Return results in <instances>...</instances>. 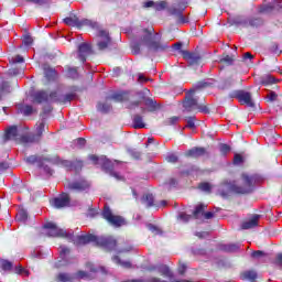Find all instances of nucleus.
<instances>
[{
    "label": "nucleus",
    "instance_id": "nucleus-1",
    "mask_svg": "<svg viewBox=\"0 0 282 282\" xmlns=\"http://www.w3.org/2000/svg\"><path fill=\"white\" fill-rule=\"evenodd\" d=\"M153 29H143L139 40L133 41L130 44V47L132 50V54L138 55L140 54V47L142 45L147 47L148 54L150 56H155V54H160V52H166L169 50L167 44H163L161 42V36L158 33H153Z\"/></svg>",
    "mask_w": 282,
    "mask_h": 282
},
{
    "label": "nucleus",
    "instance_id": "nucleus-2",
    "mask_svg": "<svg viewBox=\"0 0 282 282\" xmlns=\"http://www.w3.org/2000/svg\"><path fill=\"white\" fill-rule=\"evenodd\" d=\"M67 240L75 243V246H87V243H95L99 248H104L107 252L116 250L118 241L112 236H96L94 234L74 236V232L67 235Z\"/></svg>",
    "mask_w": 282,
    "mask_h": 282
},
{
    "label": "nucleus",
    "instance_id": "nucleus-3",
    "mask_svg": "<svg viewBox=\"0 0 282 282\" xmlns=\"http://www.w3.org/2000/svg\"><path fill=\"white\" fill-rule=\"evenodd\" d=\"M220 186L227 187V191L224 189V187L218 188V194L224 199H228V197H230V193H235L236 195H246V193H248V174L242 173L238 180L232 182L225 180Z\"/></svg>",
    "mask_w": 282,
    "mask_h": 282
},
{
    "label": "nucleus",
    "instance_id": "nucleus-4",
    "mask_svg": "<svg viewBox=\"0 0 282 282\" xmlns=\"http://www.w3.org/2000/svg\"><path fill=\"white\" fill-rule=\"evenodd\" d=\"M206 87H210V84L207 82H198L194 88L189 89L185 98L183 100V109L187 113H191V111H195L197 109V106L199 105V98L195 97V91L198 89H206Z\"/></svg>",
    "mask_w": 282,
    "mask_h": 282
},
{
    "label": "nucleus",
    "instance_id": "nucleus-5",
    "mask_svg": "<svg viewBox=\"0 0 282 282\" xmlns=\"http://www.w3.org/2000/svg\"><path fill=\"white\" fill-rule=\"evenodd\" d=\"M188 8V1L186 0H174L172 6L167 9V12L176 18V23L178 25H184V23H188V19L184 17V10Z\"/></svg>",
    "mask_w": 282,
    "mask_h": 282
},
{
    "label": "nucleus",
    "instance_id": "nucleus-6",
    "mask_svg": "<svg viewBox=\"0 0 282 282\" xmlns=\"http://www.w3.org/2000/svg\"><path fill=\"white\" fill-rule=\"evenodd\" d=\"M33 100L37 105H52V102H58V93L47 91V90H37L33 94Z\"/></svg>",
    "mask_w": 282,
    "mask_h": 282
},
{
    "label": "nucleus",
    "instance_id": "nucleus-7",
    "mask_svg": "<svg viewBox=\"0 0 282 282\" xmlns=\"http://www.w3.org/2000/svg\"><path fill=\"white\" fill-rule=\"evenodd\" d=\"M101 216L104 219H106V221H108V224H110V226H113V228L127 226V220L122 216L113 215V212H111L109 205H105Z\"/></svg>",
    "mask_w": 282,
    "mask_h": 282
},
{
    "label": "nucleus",
    "instance_id": "nucleus-8",
    "mask_svg": "<svg viewBox=\"0 0 282 282\" xmlns=\"http://www.w3.org/2000/svg\"><path fill=\"white\" fill-rule=\"evenodd\" d=\"M97 48L99 52H105V50L111 45V37L107 30L99 29L97 31Z\"/></svg>",
    "mask_w": 282,
    "mask_h": 282
},
{
    "label": "nucleus",
    "instance_id": "nucleus-9",
    "mask_svg": "<svg viewBox=\"0 0 282 282\" xmlns=\"http://www.w3.org/2000/svg\"><path fill=\"white\" fill-rule=\"evenodd\" d=\"M118 163H120V161H111L107 159V156H100V164L104 171H106V173H109V175H111V177H115L116 180H122L120 174L113 171L116 164Z\"/></svg>",
    "mask_w": 282,
    "mask_h": 282
},
{
    "label": "nucleus",
    "instance_id": "nucleus-10",
    "mask_svg": "<svg viewBox=\"0 0 282 282\" xmlns=\"http://www.w3.org/2000/svg\"><path fill=\"white\" fill-rule=\"evenodd\" d=\"M43 228L46 231V237H62L67 239V235H69V232L65 231L64 229L58 228V226H56V224L54 223H46Z\"/></svg>",
    "mask_w": 282,
    "mask_h": 282
},
{
    "label": "nucleus",
    "instance_id": "nucleus-11",
    "mask_svg": "<svg viewBox=\"0 0 282 282\" xmlns=\"http://www.w3.org/2000/svg\"><path fill=\"white\" fill-rule=\"evenodd\" d=\"M52 206L54 208L61 209V208H67L72 204V198L69 197V194L62 193L59 196L53 198L51 200Z\"/></svg>",
    "mask_w": 282,
    "mask_h": 282
},
{
    "label": "nucleus",
    "instance_id": "nucleus-12",
    "mask_svg": "<svg viewBox=\"0 0 282 282\" xmlns=\"http://www.w3.org/2000/svg\"><path fill=\"white\" fill-rule=\"evenodd\" d=\"M89 182L87 180L80 178L77 181L69 182L66 186L68 191H74L75 193H83L89 191Z\"/></svg>",
    "mask_w": 282,
    "mask_h": 282
},
{
    "label": "nucleus",
    "instance_id": "nucleus-13",
    "mask_svg": "<svg viewBox=\"0 0 282 282\" xmlns=\"http://www.w3.org/2000/svg\"><path fill=\"white\" fill-rule=\"evenodd\" d=\"M91 54H96L94 48H91V44L84 42L78 45V58L82 63H85L87 61V56H91Z\"/></svg>",
    "mask_w": 282,
    "mask_h": 282
},
{
    "label": "nucleus",
    "instance_id": "nucleus-14",
    "mask_svg": "<svg viewBox=\"0 0 282 282\" xmlns=\"http://www.w3.org/2000/svg\"><path fill=\"white\" fill-rule=\"evenodd\" d=\"M206 210V205L199 204L196 206L195 210L193 212V217L194 219H202V217H205V219H213L215 217V213L213 212H207Z\"/></svg>",
    "mask_w": 282,
    "mask_h": 282
},
{
    "label": "nucleus",
    "instance_id": "nucleus-15",
    "mask_svg": "<svg viewBox=\"0 0 282 282\" xmlns=\"http://www.w3.org/2000/svg\"><path fill=\"white\" fill-rule=\"evenodd\" d=\"M10 140L19 142V128H17V126H11L7 129L6 134L2 138V144L10 142Z\"/></svg>",
    "mask_w": 282,
    "mask_h": 282
},
{
    "label": "nucleus",
    "instance_id": "nucleus-16",
    "mask_svg": "<svg viewBox=\"0 0 282 282\" xmlns=\"http://www.w3.org/2000/svg\"><path fill=\"white\" fill-rule=\"evenodd\" d=\"M204 155H208V150L202 147H194L185 152V158H194L195 160L204 158Z\"/></svg>",
    "mask_w": 282,
    "mask_h": 282
},
{
    "label": "nucleus",
    "instance_id": "nucleus-17",
    "mask_svg": "<svg viewBox=\"0 0 282 282\" xmlns=\"http://www.w3.org/2000/svg\"><path fill=\"white\" fill-rule=\"evenodd\" d=\"M181 54H182L183 58L189 63V65H198L199 61H202V56H199L198 53L181 51Z\"/></svg>",
    "mask_w": 282,
    "mask_h": 282
},
{
    "label": "nucleus",
    "instance_id": "nucleus-18",
    "mask_svg": "<svg viewBox=\"0 0 282 282\" xmlns=\"http://www.w3.org/2000/svg\"><path fill=\"white\" fill-rule=\"evenodd\" d=\"M137 94H138V96H140L141 100L144 101V105H145V107H148V110L150 112H153L158 109V101L153 100L150 97L144 96V93H142V91H139Z\"/></svg>",
    "mask_w": 282,
    "mask_h": 282
},
{
    "label": "nucleus",
    "instance_id": "nucleus-19",
    "mask_svg": "<svg viewBox=\"0 0 282 282\" xmlns=\"http://www.w3.org/2000/svg\"><path fill=\"white\" fill-rule=\"evenodd\" d=\"M43 70H44V76L46 80H48L50 83L58 78V73H56V69L50 66V64H43Z\"/></svg>",
    "mask_w": 282,
    "mask_h": 282
},
{
    "label": "nucleus",
    "instance_id": "nucleus-20",
    "mask_svg": "<svg viewBox=\"0 0 282 282\" xmlns=\"http://www.w3.org/2000/svg\"><path fill=\"white\" fill-rule=\"evenodd\" d=\"M261 224V215L249 214L248 216V230H256Z\"/></svg>",
    "mask_w": 282,
    "mask_h": 282
},
{
    "label": "nucleus",
    "instance_id": "nucleus-21",
    "mask_svg": "<svg viewBox=\"0 0 282 282\" xmlns=\"http://www.w3.org/2000/svg\"><path fill=\"white\" fill-rule=\"evenodd\" d=\"M262 180L263 178H261V176L259 174H253V175L249 176L248 193H252V191H254L257 188V186H259V184H261Z\"/></svg>",
    "mask_w": 282,
    "mask_h": 282
},
{
    "label": "nucleus",
    "instance_id": "nucleus-22",
    "mask_svg": "<svg viewBox=\"0 0 282 282\" xmlns=\"http://www.w3.org/2000/svg\"><path fill=\"white\" fill-rule=\"evenodd\" d=\"M229 25H237V28H246L248 24V18L242 15H236L228 20Z\"/></svg>",
    "mask_w": 282,
    "mask_h": 282
},
{
    "label": "nucleus",
    "instance_id": "nucleus-23",
    "mask_svg": "<svg viewBox=\"0 0 282 282\" xmlns=\"http://www.w3.org/2000/svg\"><path fill=\"white\" fill-rule=\"evenodd\" d=\"M3 94H12V86L8 80H2L0 83V100H3Z\"/></svg>",
    "mask_w": 282,
    "mask_h": 282
},
{
    "label": "nucleus",
    "instance_id": "nucleus-24",
    "mask_svg": "<svg viewBox=\"0 0 282 282\" xmlns=\"http://www.w3.org/2000/svg\"><path fill=\"white\" fill-rule=\"evenodd\" d=\"M43 133H45V121H41L35 126V134H33L37 142H41L43 138Z\"/></svg>",
    "mask_w": 282,
    "mask_h": 282
},
{
    "label": "nucleus",
    "instance_id": "nucleus-25",
    "mask_svg": "<svg viewBox=\"0 0 282 282\" xmlns=\"http://www.w3.org/2000/svg\"><path fill=\"white\" fill-rule=\"evenodd\" d=\"M69 252H70V250H69V248H67V247H62V250L59 251V257H61V259H62V263H61V265H69Z\"/></svg>",
    "mask_w": 282,
    "mask_h": 282
},
{
    "label": "nucleus",
    "instance_id": "nucleus-26",
    "mask_svg": "<svg viewBox=\"0 0 282 282\" xmlns=\"http://www.w3.org/2000/svg\"><path fill=\"white\" fill-rule=\"evenodd\" d=\"M141 202L147 206V208H153V206H155V197H153V194L143 195Z\"/></svg>",
    "mask_w": 282,
    "mask_h": 282
},
{
    "label": "nucleus",
    "instance_id": "nucleus-27",
    "mask_svg": "<svg viewBox=\"0 0 282 282\" xmlns=\"http://www.w3.org/2000/svg\"><path fill=\"white\" fill-rule=\"evenodd\" d=\"M75 276L72 273L61 272L55 276V281L57 282H72L74 281Z\"/></svg>",
    "mask_w": 282,
    "mask_h": 282
},
{
    "label": "nucleus",
    "instance_id": "nucleus-28",
    "mask_svg": "<svg viewBox=\"0 0 282 282\" xmlns=\"http://www.w3.org/2000/svg\"><path fill=\"white\" fill-rule=\"evenodd\" d=\"M235 98L240 102V105H248V91L237 90L235 93Z\"/></svg>",
    "mask_w": 282,
    "mask_h": 282
},
{
    "label": "nucleus",
    "instance_id": "nucleus-29",
    "mask_svg": "<svg viewBox=\"0 0 282 282\" xmlns=\"http://www.w3.org/2000/svg\"><path fill=\"white\" fill-rule=\"evenodd\" d=\"M107 100H115V102H124V100H129V96H127V93H117L112 96L108 97Z\"/></svg>",
    "mask_w": 282,
    "mask_h": 282
},
{
    "label": "nucleus",
    "instance_id": "nucleus-30",
    "mask_svg": "<svg viewBox=\"0 0 282 282\" xmlns=\"http://www.w3.org/2000/svg\"><path fill=\"white\" fill-rule=\"evenodd\" d=\"M64 165L68 166L73 171H76V173L83 170V161H74V162L65 161Z\"/></svg>",
    "mask_w": 282,
    "mask_h": 282
},
{
    "label": "nucleus",
    "instance_id": "nucleus-31",
    "mask_svg": "<svg viewBox=\"0 0 282 282\" xmlns=\"http://www.w3.org/2000/svg\"><path fill=\"white\" fill-rule=\"evenodd\" d=\"M158 272L162 274V276H167V279H173V272H171V269L166 264H161L156 268Z\"/></svg>",
    "mask_w": 282,
    "mask_h": 282
},
{
    "label": "nucleus",
    "instance_id": "nucleus-32",
    "mask_svg": "<svg viewBox=\"0 0 282 282\" xmlns=\"http://www.w3.org/2000/svg\"><path fill=\"white\" fill-rule=\"evenodd\" d=\"M64 23L66 25H70L72 28H80V20L76 15L65 18Z\"/></svg>",
    "mask_w": 282,
    "mask_h": 282
},
{
    "label": "nucleus",
    "instance_id": "nucleus-33",
    "mask_svg": "<svg viewBox=\"0 0 282 282\" xmlns=\"http://www.w3.org/2000/svg\"><path fill=\"white\" fill-rule=\"evenodd\" d=\"M19 142H21L22 144H34L39 141L36 140V137L34 134H24L19 139Z\"/></svg>",
    "mask_w": 282,
    "mask_h": 282
},
{
    "label": "nucleus",
    "instance_id": "nucleus-34",
    "mask_svg": "<svg viewBox=\"0 0 282 282\" xmlns=\"http://www.w3.org/2000/svg\"><path fill=\"white\" fill-rule=\"evenodd\" d=\"M97 110L100 111V113H109V111H111V104L109 101L98 102Z\"/></svg>",
    "mask_w": 282,
    "mask_h": 282
},
{
    "label": "nucleus",
    "instance_id": "nucleus-35",
    "mask_svg": "<svg viewBox=\"0 0 282 282\" xmlns=\"http://www.w3.org/2000/svg\"><path fill=\"white\" fill-rule=\"evenodd\" d=\"M132 122L134 129H144V127H147V124H144V122L142 121V116L140 115H134L132 118Z\"/></svg>",
    "mask_w": 282,
    "mask_h": 282
},
{
    "label": "nucleus",
    "instance_id": "nucleus-36",
    "mask_svg": "<svg viewBox=\"0 0 282 282\" xmlns=\"http://www.w3.org/2000/svg\"><path fill=\"white\" fill-rule=\"evenodd\" d=\"M75 279H87L88 281H94L96 276L87 271H78L75 275Z\"/></svg>",
    "mask_w": 282,
    "mask_h": 282
},
{
    "label": "nucleus",
    "instance_id": "nucleus-37",
    "mask_svg": "<svg viewBox=\"0 0 282 282\" xmlns=\"http://www.w3.org/2000/svg\"><path fill=\"white\" fill-rule=\"evenodd\" d=\"M274 83H276V78L272 75H264L261 77L262 85H274Z\"/></svg>",
    "mask_w": 282,
    "mask_h": 282
},
{
    "label": "nucleus",
    "instance_id": "nucleus-38",
    "mask_svg": "<svg viewBox=\"0 0 282 282\" xmlns=\"http://www.w3.org/2000/svg\"><path fill=\"white\" fill-rule=\"evenodd\" d=\"M74 98H76V94L69 93V94L64 95L61 98L57 97V102H63V104L72 102V100H74Z\"/></svg>",
    "mask_w": 282,
    "mask_h": 282
},
{
    "label": "nucleus",
    "instance_id": "nucleus-39",
    "mask_svg": "<svg viewBox=\"0 0 282 282\" xmlns=\"http://www.w3.org/2000/svg\"><path fill=\"white\" fill-rule=\"evenodd\" d=\"M15 219L17 221H22L23 224H25V221H28V210L20 209L15 216Z\"/></svg>",
    "mask_w": 282,
    "mask_h": 282
},
{
    "label": "nucleus",
    "instance_id": "nucleus-40",
    "mask_svg": "<svg viewBox=\"0 0 282 282\" xmlns=\"http://www.w3.org/2000/svg\"><path fill=\"white\" fill-rule=\"evenodd\" d=\"M67 78H73V80H76L78 78V68L76 67H68L66 72Z\"/></svg>",
    "mask_w": 282,
    "mask_h": 282
},
{
    "label": "nucleus",
    "instance_id": "nucleus-41",
    "mask_svg": "<svg viewBox=\"0 0 282 282\" xmlns=\"http://www.w3.org/2000/svg\"><path fill=\"white\" fill-rule=\"evenodd\" d=\"M0 268L3 270V272H10L13 268L12 262L8 260H0Z\"/></svg>",
    "mask_w": 282,
    "mask_h": 282
},
{
    "label": "nucleus",
    "instance_id": "nucleus-42",
    "mask_svg": "<svg viewBox=\"0 0 282 282\" xmlns=\"http://www.w3.org/2000/svg\"><path fill=\"white\" fill-rule=\"evenodd\" d=\"M20 113H23V116H32L34 113V108L30 105L21 106Z\"/></svg>",
    "mask_w": 282,
    "mask_h": 282
},
{
    "label": "nucleus",
    "instance_id": "nucleus-43",
    "mask_svg": "<svg viewBox=\"0 0 282 282\" xmlns=\"http://www.w3.org/2000/svg\"><path fill=\"white\" fill-rule=\"evenodd\" d=\"M112 261H115V263H117V265H121V268H126V269L131 268V263L129 261H122L120 259V257H118V256H115L112 258Z\"/></svg>",
    "mask_w": 282,
    "mask_h": 282
},
{
    "label": "nucleus",
    "instance_id": "nucleus-44",
    "mask_svg": "<svg viewBox=\"0 0 282 282\" xmlns=\"http://www.w3.org/2000/svg\"><path fill=\"white\" fill-rule=\"evenodd\" d=\"M43 162L48 164H61V158H58V155H54V156H42Z\"/></svg>",
    "mask_w": 282,
    "mask_h": 282
},
{
    "label": "nucleus",
    "instance_id": "nucleus-45",
    "mask_svg": "<svg viewBox=\"0 0 282 282\" xmlns=\"http://www.w3.org/2000/svg\"><path fill=\"white\" fill-rule=\"evenodd\" d=\"M39 169H42L46 175H52L54 173V170L50 169V165H46L45 161L40 160V164L37 165Z\"/></svg>",
    "mask_w": 282,
    "mask_h": 282
},
{
    "label": "nucleus",
    "instance_id": "nucleus-46",
    "mask_svg": "<svg viewBox=\"0 0 282 282\" xmlns=\"http://www.w3.org/2000/svg\"><path fill=\"white\" fill-rule=\"evenodd\" d=\"M178 221H182V224H188V221H191V219H193L192 215H188L184 212H181L177 216Z\"/></svg>",
    "mask_w": 282,
    "mask_h": 282
},
{
    "label": "nucleus",
    "instance_id": "nucleus-47",
    "mask_svg": "<svg viewBox=\"0 0 282 282\" xmlns=\"http://www.w3.org/2000/svg\"><path fill=\"white\" fill-rule=\"evenodd\" d=\"M177 122H180V117H171V118H167L163 121V124L165 127H173L174 124H177Z\"/></svg>",
    "mask_w": 282,
    "mask_h": 282
},
{
    "label": "nucleus",
    "instance_id": "nucleus-48",
    "mask_svg": "<svg viewBox=\"0 0 282 282\" xmlns=\"http://www.w3.org/2000/svg\"><path fill=\"white\" fill-rule=\"evenodd\" d=\"M43 160V156H36V155H30L25 159V162H28V164H36L37 166L41 164V161Z\"/></svg>",
    "mask_w": 282,
    "mask_h": 282
},
{
    "label": "nucleus",
    "instance_id": "nucleus-49",
    "mask_svg": "<svg viewBox=\"0 0 282 282\" xmlns=\"http://www.w3.org/2000/svg\"><path fill=\"white\" fill-rule=\"evenodd\" d=\"M85 25H89V28H93V29H96L98 28V22H93L91 20H87V19H84V20H79V28H83Z\"/></svg>",
    "mask_w": 282,
    "mask_h": 282
},
{
    "label": "nucleus",
    "instance_id": "nucleus-50",
    "mask_svg": "<svg viewBox=\"0 0 282 282\" xmlns=\"http://www.w3.org/2000/svg\"><path fill=\"white\" fill-rule=\"evenodd\" d=\"M198 188L203 191V193H210L213 191V186L208 182L200 183Z\"/></svg>",
    "mask_w": 282,
    "mask_h": 282
},
{
    "label": "nucleus",
    "instance_id": "nucleus-51",
    "mask_svg": "<svg viewBox=\"0 0 282 282\" xmlns=\"http://www.w3.org/2000/svg\"><path fill=\"white\" fill-rule=\"evenodd\" d=\"M147 228L150 232H153V235H162V229L153 224H148Z\"/></svg>",
    "mask_w": 282,
    "mask_h": 282
},
{
    "label": "nucleus",
    "instance_id": "nucleus-52",
    "mask_svg": "<svg viewBox=\"0 0 282 282\" xmlns=\"http://www.w3.org/2000/svg\"><path fill=\"white\" fill-rule=\"evenodd\" d=\"M166 6H169L166 1L154 2V10H156V12H162V10H166Z\"/></svg>",
    "mask_w": 282,
    "mask_h": 282
},
{
    "label": "nucleus",
    "instance_id": "nucleus-53",
    "mask_svg": "<svg viewBox=\"0 0 282 282\" xmlns=\"http://www.w3.org/2000/svg\"><path fill=\"white\" fill-rule=\"evenodd\" d=\"M259 279V273L256 270L248 271V282H254Z\"/></svg>",
    "mask_w": 282,
    "mask_h": 282
},
{
    "label": "nucleus",
    "instance_id": "nucleus-54",
    "mask_svg": "<svg viewBox=\"0 0 282 282\" xmlns=\"http://www.w3.org/2000/svg\"><path fill=\"white\" fill-rule=\"evenodd\" d=\"M243 162H246V159H243V156H241V154L236 153L234 156V165L241 166V164H243Z\"/></svg>",
    "mask_w": 282,
    "mask_h": 282
},
{
    "label": "nucleus",
    "instance_id": "nucleus-55",
    "mask_svg": "<svg viewBox=\"0 0 282 282\" xmlns=\"http://www.w3.org/2000/svg\"><path fill=\"white\" fill-rule=\"evenodd\" d=\"M128 153L134 160H140L141 155H142V153L140 151L135 150V149H128Z\"/></svg>",
    "mask_w": 282,
    "mask_h": 282
},
{
    "label": "nucleus",
    "instance_id": "nucleus-56",
    "mask_svg": "<svg viewBox=\"0 0 282 282\" xmlns=\"http://www.w3.org/2000/svg\"><path fill=\"white\" fill-rule=\"evenodd\" d=\"M220 63H224L225 65H232L235 63V57L226 55L220 58Z\"/></svg>",
    "mask_w": 282,
    "mask_h": 282
},
{
    "label": "nucleus",
    "instance_id": "nucleus-57",
    "mask_svg": "<svg viewBox=\"0 0 282 282\" xmlns=\"http://www.w3.org/2000/svg\"><path fill=\"white\" fill-rule=\"evenodd\" d=\"M248 107L249 111H257V104H254L250 94H248Z\"/></svg>",
    "mask_w": 282,
    "mask_h": 282
},
{
    "label": "nucleus",
    "instance_id": "nucleus-58",
    "mask_svg": "<svg viewBox=\"0 0 282 282\" xmlns=\"http://www.w3.org/2000/svg\"><path fill=\"white\" fill-rule=\"evenodd\" d=\"M224 250L226 252H237V250H239V246L232 243V245H226Z\"/></svg>",
    "mask_w": 282,
    "mask_h": 282
},
{
    "label": "nucleus",
    "instance_id": "nucleus-59",
    "mask_svg": "<svg viewBox=\"0 0 282 282\" xmlns=\"http://www.w3.org/2000/svg\"><path fill=\"white\" fill-rule=\"evenodd\" d=\"M185 120L187 129H195V117H186Z\"/></svg>",
    "mask_w": 282,
    "mask_h": 282
},
{
    "label": "nucleus",
    "instance_id": "nucleus-60",
    "mask_svg": "<svg viewBox=\"0 0 282 282\" xmlns=\"http://www.w3.org/2000/svg\"><path fill=\"white\" fill-rule=\"evenodd\" d=\"M276 98H279V95H276V93H274L272 90L267 94V99L269 102L276 101Z\"/></svg>",
    "mask_w": 282,
    "mask_h": 282
},
{
    "label": "nucleus",
    "instance_id": "nucleus-61",
    "mask_svg": "<svg viewBox=\"0 0 282 282\" xmlns=\"http://www.w3.org/2000/svg\"><path fill=\"white\" fill-rule=\"evenodd\" d=\"M220 153L223 155L230 153V145H228L226 143L220 144Z\"/></svg>",
    "mask_w": 282,
    "mask_h": 282
},
{
    "label": "nucleus",
    "instance_id": "nucleus-62",
    "mask_svg": "<svg viewBox=\"0 0 282 282\" xmlns=\"http://www.w3.org/2000/svg\"><path fill=\"white\" fill-rule=\"evenodd\" d=\"M34 43V39H32L30 35H24L23 36V44L26 46H30Z\"/></svg>",
    "mask_w": 282,
    "mask_h": 282
},
{
    "label": "nucleus",
    "instance_id": "nucleus-63",
    "mask_svg": "<svg viewBox=\"0 0 282 282\" xmlns=\"http://www.w3.org/2000/svg\"><path fill=\"white\" fill-rule=\"evenodd\" d=\"M263 257V251H251V259H261Z\"/></svg>",
    "mask_w": 282,
    "mask_h": 282
},
{
    "label": "nucleus",
    "instance_id": "nucleus-64",
    "mask_svg": "<svg viewBox=\"0 0 282 282\" xmlns=\"http://www.w3.org/2000/svg\"><path fill=\"white\" fill-rule=\"evenodd\" d=\"M137 107H140V101H130L127 106V109H135Z\"/></svg>",
    "mask_w": 282,
    "mask_h": 282
}]
</instances>
